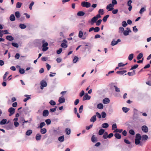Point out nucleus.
I'll return each instance as SVG.
<instances>
[{
    "mask_svg": "<svg viewBox=\"0 0 151 151\" xmlns=\"http://www.w3.org/2000/svg\"><path fill=\"white\" fill-rule=\"evenodd\" d=\"M85 13L82 11L78 12L77 14V15L78 16H82L85 14Z\"/></svg>",
    "mask_w": 151,
    "mask_h": 151,
    "instance_id": "nucleus-23",
    "label": "nucleus"
},
{
    "mask_svg": "<svg viewBox=\"0 0 151 151\" xmlns=\"http://www.w3.org/2000/svg\"><path fill=\"white\" fill-rule=\"evenodd\" d=\"M115 129H117V126L116 124H114L112 125V129L113 130H114Z\"/></svg>",
    "mask_w": 151,
    "mask_h": 151,
    "instance_id": "nucleus-59",
    "label": "nucleus"
},
{
    "mask_svg": "<svg viewBox=\"0 0 151 151\" xmlns=\"http://www.w3.org/2000/svg\"><path fill=\"white\" fill-rule=\"evenodd\" d=\"M49 114V111L47 110H44L43 112V116H47Z\"/></svg>",
    "mask_w": 151,
    "mask_h": 151,
    "instance_id": "nucleus-13",
    "label": "nucleus"
},
{
    "mask_svg": "<svg viewBox=\"0 0 151 151\" xmlns=\"http://www.w3.org/2000/svg\"><path fill=\"white\" fill-rule=\"evenodd\" d=\"M65 99L64 98L63 96L59 97L58 100V101L60 103H63L65 102Z\"/></svg>",
    "mask_w": 151,
    "mask_h": 151,
    "instance_id": "nucleus-10",
    "label": "nucleus"
},
{
    "mask_svg": "<svg viewBox=\"0 0 151 151\" xmlns=\"http://www.w3.org/2000/svg\"><path fill=\"white\" fill-rule=\"evenodd\" d=\"M129 133L130 134L134 135L135 134L134 131L133 129H130L129 131Z\"/></svg>",
    "mask_w": 151,
    "mask_h": 151,
    "instance_id": "nucleus-57",
    "label": "nucleus"
},
{
    "mask_svg": "<svg viewBox=\"0 0 151 151\" xmlns=\"http://www.w3.org/2000/svg\"><path fill=\"white\" fill-rule=\"evenodd\" d=\"M110 102V100L108 98H105L103 100V102L104 104H107Z\"/></svg>",
    "mask_w": 151,
    "mask_h": 151,
    "instance_id": "nucleus-14",
    "label": "nucleus"
},
{
    "mask_svg": "<svg viewBox=\"0 0 151 151\" xmlns=\"http://www.w3.org/2000/svg\"><path fill=\"white\" fill-rule=\"evenodd\" d=\"M6 38L7 40L10 41L13 40H14V38L10 35H8L6 36Z\"/></svg>",
    "mask_w": 151,
    "mask_h": 151,
    "instance_id": "nucleus-19",
    "label": "nucleus"
},
{
    "mask_svg": "<svg viewBox=\"0 0 151 151\" xmlns=\"http://www.w3.org/2000/svg\"><path fill=\"white\" fill-rule=\"evenodd\" d=\"M114 6L111 4H110L107 6L106 8L107 9L109 10V11H111L114 9Z\"/></svg>",
    "mask_w": 151,
    "mask_h": 151,
    "instance_id": "nucleus-5",
    "label": "nucleus"
},
{
    "mask_svg": "<svg viewBox=\"0 0 151 151\" xmlns=\"http://www.w3.org/2000/svg\"><path fill=\"white\" fill-rule=\"evenodd\" d=\"M114 136L117 139H120L121 137V136L120 134L119 133H115L114 134Z\"/></svg>",
    "mask_w": 151,
    "mask_h": 151,
    "instance_id": "nucleus-24",
    "label": "nucleus"
},
{
    "mask_svg": "<svg viewBox=\"0 0 151 151\" xmlns=\"http://www.w3.org/2000/svg\"><path fill=\"white\" fill-rule=\"evenodd\" d=\"M112 13L113 14H116L118 11V10L117 9H115L112 10Z\"/></svg>",
    "mask_w": 151,
    "mask_h": 151,
    "instance_id": "nucleus-64",
    "label": "nucleus"
},
{
    "mask_svg": "<svg viewBox=\"0 0 151 151\" xmlns=\"http://www.w3.org/2000/svg\"><path fill=\"white\" fill-rule=\"evenodd\" d=\"M19 71L20 73L21 74H23L25 72L23 68H19Z\"/></svg>",
    "mask_w": 151,
    "mask_h": 151,
    "instance_id": "nucleus-46",
    "label": "nucleus"
},
{
    "mask_svg": "<svg viewBox=\"0 0 151 151\" xmlns=\"http://www.w3.org/2000/svg\"><path fill=\"white\" fill-rule=\"evenodd\" d=\"M102 117L103 118H105L106 116V114L104 112H102L101 113Z\"/></svg>",
    "mask_w": 151,
    "mask_h": 151,
    "instance_id": "nucleus-63",
    "label": "nucleus"
},
{
    "mask_svg": "<svg viewBox=\"0 0 151 151\" xmlns=\"http://www.w3.org/2000/svg\"><path fill=\"white\" fill-rule=\"evenodd\" d=\"M10 20L12 21H14L15 20V17L14 14H11L9 17Z\"/></svg>",
    "mask_w": 151,
    "mask_h": 151,
    "instance_id": "nucleus-21",
    "label": "nucleus"
},
{
    "mask_svg": "<svg viewBox=\"0 0 151 151\" xmlns=\"http://www.w3.org/2000/svg\"><path fill=\"white\" fill-rule=\"evenodd\" d=\"M98 12L99 14L103 15L104 14V10L102 9H100L99 10Z\"/></svg>",
    "mask_w": 151,
    "mask_h": 151,
    "instance_id": "nucleus-50",
    "label": "nucleus"
},
{
    "mask_svg": "<svg viewBox=\"0 0 151 151\" xmlns=\"http://www.w3.org/2000/svg\"><path fill=\"white\" fill-rule=\"evenodd\" d=\"M91 140L93 142H96L97 141V138L95 137V135H94L92 136L91 138Z\"/></svg>",
    "mask_w": 151,
    "mask_h": 151,
    "instance_id": "nucleus-16",
    "label": "nucleus"
},
{
    "mask_svg": "<svg viewBox=\"0 0 151 151\" xmlns=\"http://www.w3.org/2000/svg\"><path fill=\"white\" fill-rule=\"evenodd\" d=\"M9 72H6L5 74L3 76V80L4 81H6V77L7 75L8 74Z\"/></svg>",
    "mask_w": 151,
    "mask_h": 151,
    "instance_id": "nucleus-44",
    "label": "nucleus"
},
{
    "mask_svg": "<svg viewBox=\"0 0 151 151\" xmlns=\"http://www.w3.org/2000/svg\"><path fill=\"white\" fill-rule=\"evenodd\" d=\"M97 20V19L96 18V17H94L91 19V21L90 22V23L91 24L93 25L94 23L96 22Z\"/></svg>",
    "mask_w": 151,
    "mask_h": 151,
    "instance_id": "nucleus-12",
    "label": "nucleus"
},
{
    "mask_svg": "<svg viewBox=\"0 0 151 151\" xmlns=\"http://www.w3.org/2000/svg\"><path fill=\"white\" fill-rule=\"evenodd\" d=\"M122 25L124 27H126L127 25V24L125 21H123L122 23Z\"/></svg>",
    "mask_w": 151,
    "mask_h": 151,
    "instance_id": "nucleus-53",
    "label": "nucleus"
},
{
    "mask_svg": "<svg viewBox=\"0 0 151 151\" xmlns=\"http://www.w3.org/2000/svg\"><path fill=\"white\" fill-rule=\"evenodd\" d=\"M111 86L112 88H113V87H114L115 89V91L116 92H120V90L115 85H111Z\"/></svg>",
    "mask_w": 151,
    "mask_h": 151,
    "instance_id": "nucleus-32",
    "label": "nucleus"
},
{
    "mask_svg": "<svg viewBox=\"0 0 151 151\" xmlns=\"http://www.w3.org/2000/svg\"><path fill=\"white\" fill-rule=\"evenodd\" d=\"M143 56V54L142 53H140L137 56V59L138 60L140 59Z\"/></svg>",
    "mask_w": 151,
    "mask_h": 151,
    "instance_id": "nucleus-25",
    "label": "nucleus"
},
{
    "mask_svg": "<svg viewBox=\"0 0 151 151\" xmlns=\"http://www.w3.org/2000/svg\"><path fill=\"white\" fill-rule=\"evenodd\" d=\"M96 115H93L90 119V121L91 122H94L96 120Z\"/></svg>",
    "mask_w": 151,
    "mask_h": 151,
    "instance_id": "nucleus-11",
    "label": "nucleus"
},
{
    "mask_svg": "<svg viewBox=\"0 0 151 151\" xmlns=\"http://www.w3.org/2000/svg\"><path fill=\"white\" fill-rule=\"evenodd\" d=\"M105 130L104 129H101L99 131V135H102L104 132Z\"/></svg>",
    "mask_w": 151,
    "mask_h": 151,
    "instance_id": "nucleus-33",
    "label": "nucleus"
},
{
    "mask_svg": "<svg viewBox=\"0 0 151 151\" xmlns=\"http://www.w3.org/2000/svg\"><path fill=\"white\" fill-rule=\"evenodd\" d=\"M142 139V136L139 134H137L136 135L135 139Z\"/></svg>",
    "mask_w": 151,
    "mask_h": 151,
    "instance_id": "nucleus-45",
    "label": "nucleus"
},
{
    "mask_svg": "<svg viewBox=\"0 0 151 151\" xmlns=\"http://www.w3.org/2000/svg\"><path fill=\"white\" fill-rule=\"evenodd\" d=\"M7 121V120L6 119H3L0 122V125H3L5 124Z\"/></svg>",
    "mask_w": 151,
    "mask_h": 151,
    "instance_id": "nucleus-30",
    "label": "nucleus"
},
{
    "mask_svg": "<svg viewBox=\"0 0 151 151\" xmlns=\"http://www.w3.org/2000/svg\"><path fill=\"white\" fill-rule=\"evenodd\" d=\"M122 110H123V111L125 113H127V112L128 111H129V108H127V107H123L122 108Z\"/></svg>",
    "mask_w": 151,
    "mask_h": 151,
    "instance_id": "nucleus-34",
    "label": "nucleus"
},
{
    "mask_svg": "<svg viewBox=\"0 0 151 151\" xmlns=\"http://www.w3.org/2000/svg\"><path fill=\"white\" fill-rule=\"evenodd\" d=\"M32 133V131L31 130H28L26 132V135L27 136H29Z\"/></svg>",
    "mask_w": 151,
    "mask_h": 151,
    "instance_id": "nucleus-29",
    "label": "nucleus"
},
{
    "mask_svg": "<svg viewBox=\"0 0 151 151\" xmlns=\"http://www.w3.org/2000/svg\"><path fill=\"white\" fill-rule=\"evenodd\" d=\"M101 126L103 128H107L109 126V125L108 123H104L102 124L101 125Z\"/></svg>",
    "mask_w": 151,
    "mask_h": 151,
    "instance_id": "nucleus-27",
    "label": "nucleus"
},
{
    "mask_svg": "<svg viewBox=\"0 0 151 151\" xmlns=\"http://www.w3.org/2000/svg\"><path fill=\"white\" fill-rule=\"evenodd\" d=\"M78 58L76 56H75L74 57V59L73 60V62L74 63H76L78 60Z\"/></svg>",
    "mask_w": 151,
    "mask_h": 151,
    "instance_id": "nucleus-43",
    "label": "nucleus"
},
{
    "mask_svg": "<svg viewBox=\"0 0 151 151\" xmlns=\"http://www.w3.org/2000/svg\"><path fill=\"white\" fill-rule=\"evenodd\" d=\"M138 66V65L137 64H136L132 66L131 69V70H133L137 68Z\"/></svg>",
    "mask_w": 151,
    "mask_h": 151,
    "instance_id": "nucleus-62",
    "label": "nucleus"
},
{
    "mask_svg": "<svg viewBox=\"0 0 151 151\" xmlns=\"http://www.w3.org/2000/svg\"><path fill=\"white\" fill-rule=\"evenodd\" d=\"M91 96L88 95L87 93H86L83 97V100L84 101L86 100H89L91 99Z\"/></svg>",
    "mask_w": 151,
    "mask_h": 151,
    "instance_id": "nucleus-8",
    "label": "nucleus"
},
{
    "mask_svg": "<svg viewBox=\"0 0 151 151\" xmlns=\"http://www.w3.org/2000/svg\"><path fill=\"white\" fill-rule=\"evenodd\" d=\"M127 72V71L126 70H123L122 71H118L116 72V73L117 74H120L121 75H123L124 73H126Z\"/></svg>",
    "mask_w": 151,
    "mask_h": 151,
    "instance_id": "nucleus-28",
    "label": "nucleus"
},
{
    "mask_svg": "<svg viewBox=\"0 0 151 151\" xmlns=\"http://www.w3.org/2000/svg\"><path fill=\"white\" fill-rule=\"evenodd\" d=\"M58 140L61 142H63L64 140V136L63 135L59 137L58 138Z\"/></svg>",
    "mask_w": 151,
    "mask_h": 151,
    "instance_id": "nucleus-31",
    "label": "nucleus"
},
{
    "mask_svg": "<svg viewBox=\"0 0 151 151\" xmlns=\"http://www.w3.org/2000/svg\"><path fill=\"white\" fill-rule=\"evenodd\" d=\"M122 131H123V130L122 129H116L114 131V132H119V133H121L122 132Z\"/></svg>",
    "mask_w": 151,
    "mask_h": 151,
    "instance_id": "nucleus-51",
    "label": "nucleus"
},
{
    "mask_svg": "<svg viewBox=\"0 0 151 151\" xmlns=\"http://www.w3.org/2000/svg\"><path fill=\"white\" fill-rule=\"evenodd\" d=\"M57 108V107L56 106H55V108L50 109V112H55L56 111V109Z\"/></svg>",
    "mask_w": 151,
    "mask_h": 151,
    "instance_id": "nucleus-55",
    "label": "nucleus"
},
{
    "mask_svg": "<svg viewBox=\"0 0 151 151\" xmlns=\"http://www.w3.org/2000/svg\"><path fill=\"white\" fill-rule=\"evenodd\" d=\"M108 133L107 132H105L104 133V134L103 135V137L104 139H106L108 137Z\"/></svg>",
    "mask_w": 151,
    "mask_h": 151,
    "instance_id": "nucleus-54",
    "label": "nucleus"
},
{
    "mask_svg": "<svg viewBox=\"0 0 151 151\" xmlns=\"http://www.w3.org/2000/svg\"><path fill=\"white\" fill-rule=\"evenodd\" d=\"M102 22V20L101 19L97 21L96 22V25L97 26L99 25Z\"/></svg>",
    "mask_w": 151,
    "mask_h": 151,
    "instance_id": "nucleus-58",
    "label": "nucleus"
},
{
    "mask_svg": "<svg viewBox=\"0 0 151 151\" xmlns=\"http://www.w3.org/2000/svg\"><path fill=\"white\" fill-rule=\"evenodd\" d=\"M127 30H124V35L125 36H127L129 35V33L131 32V30L129 28H127Z\"/></svg>",
    "mask_w": 151,
    "mask_h": 151,
    "instance_id": "nucleus-7",
    "label": "nucleus"
},
{
    "mask_svg": "<svg viewBox=\"0 0 151 151\" xmlns=\"http://www.w3.org/2000/svg\"><path fill=\"white\" fill-rule=\"evenodd\" d=\"M61 46L63 48H66L67 47L68 45L65 43H62L61 45Z\"/></svg>",
    "mask_w": 151,
    "mask_h": 151,
    "instance_id": "nucleus-56",
    "label": "nucleus"
},
{
    "mask_svg": "<svg viewBox=\"0 0 151 151\" xmlns=\"http://www.w3.org/2000/svg\"><path fill=\"white\" fill-rule=\"evenodd\" d=\"M65 132H66V134L69 135L70 134V129L68 128H67L66 129Z\"/></svg>",
    "mask_w": 151,
    "mask_h": 151,
    "instance_id": "nucleus-40",
    "label": "nucleus"
},
{
    "mask_svg": "<svg viewBox=\"0 0 151 151\" xmlns=\"http://www.w3.org/2000/svg\"><path fill=\"white\" fill-rule=\"evenodd\" d=\"M40 88L42 90L44 87H46L47 86V83L46 81L44 80L40 82Z\"/></svg>",
    "mask_w": 151,
    "mask_h": 151,
    "instance_id": "nucleus-3",
    "label": "nucleus"
},
{
    "mask_svg": "<svg viewBox=\"0 0 151 151\" xmlns=\"http://www.w3.org/2000/svg\"><path fill=\"white\" fill-rule=\"evenodd\" d=\"M97 107L99 109H102L103 108L104 106L102 104L100 103L98 104L97 105Z\"/></svg>",
    "mask_w": 151,
    "mask_h": 151,
    "instance_id": "nucleus-22",
    "label": "nucleus"
},
{
    "mask_svg": "<svg viewBox=\"0 0 151 151\" xmlns=\"http://www.w3.org/2000/svg\"><path fill=\"white\" fill-rule=\"evenodd\" d=\"M81 5L83 7H86L88 8L91 6L90 3L87 1H83L81 3Z\"/></svg>",
    "mask_w": 151,
    "mask_h": 151,
    "instance_id": "nucleus-2",
    "label": "nucleus"
},
{
    "mask_svg": "<svg viewBox=\"0 0 151 151\" xmlns=\"http://www.w3.org/2000/svg\"><path fill=\"white\" fill-rule=\"evenodd\" d=\"M45 122L48 125L50 124L51 121L50 119H48L45 120Z\"/></svg>",
    "mask_w": 151,
    "mask_h": 151,
    "instance_id": "nucleus-60",
    "label": "nucleus"
},
{
    "mask_svg": "<svg viewBox=\"0 0 151 151\" xmlns=\"http://www.w3.org/2000/svg\"><path fill=\"white\" fill-rule=\"evenodd\" d=\"M100 30V28L99 27L94 28V31L95 32H97Z\"/></svg>",
    "mask_w": 151,
    "mask_h": 151,
    "instance_id": "nucleus-48",
    "label": "nucleus"
},
{
    "mask_svg": "<svg viewBox=\"0 0 151 151\" xmlns=\"http://www.w3.org/2000/svg\"><path fill=\"white\" fill-rule=\"evenodd\" d=\"M42 42V50L43 52L45 51L48 49V47H47L48 45V43L47 42H45V40H43Z\"/></svg>",
    "mask_w": 151,
    "mask_h": 151,
    "instance_id": "nucleus-1",
    "label": "nucleus"
},
{
    "mask_svg": "<svg viewBox=\"0 0 151 151\" xmlns=\"http://www.w3.org/2000/svg\"><path fill=\"white\" fill-rule=\"evenodd\" d=\"M140 139H135V143L136 145H138L140 144V145L141 146L142 145V144L141 143H140Z\"/></svg>",
    "mask_w": 151,
    "mask_h": 151,
    "instance_id": "nucleus-17",
    "label": "nucleus"
},
{
    "mask_svg": "<svg viewBox=\"0 0 151 151\" xmlns=\"http://www.w3.org/2000/svg\"><path fill=\"white\" fill-rule=\"evenodd\" d=\"M25 97H26L27 98H25L24 100L23 101L24 102H26L28 100L30 99H31L30 95H24Z\"/></svg>",
    "mask_w": 151,
    "mask_h": 151,
    "instance_id": "nucleus-18",
    "label": "nucleus"
},
{
    "mask_svg": "<svg viewBox=\"0 0 151 151\" xmlns=\"http://www.w3.org/2000/svg\"><path fill=\"white\" fill-rule=\"evenodd\" d=\"M40 132L42 134H44L46 133L47 132V130L45 128H43V129H41V130H40Z\"/></svg>",
    "mask_w": 151,
    "mask_h": 151,
    "instance_id": "nucleus-26",
    "label": "nucleus"
},
{
    "mask_svg": "<svg viewBox=\"0 0 151 151\" xmlns=\"http://www.w3.org/2000/svg\"><path fill=\"white\" fill-rule=\"evenodd\" d=\"M22 4V3L20 2H18L16 4V7L17 8H20Z\"/></svg>",
    "mask_w": 151,
    "mask_h": 151,
    "instance_id": "nucleus-41",
    "label": "nucleus"
},
{
    "mask_svg": "<svg viewBox=\"0 0 151 151\" xmlns=\"http://www.w3.org/2000/svg\"><path fill=\"white\" fill-rule=\"evenodd\" d=\"M15 15L17 18H19L20 17V14L19 12L17 11L15 12Z\"/></svg>",
    "mask_w": 151,
    "mask_h": 151,
    "instance_id": "nucleus-39",
    "label": "nucleus"
},
{
    "mask_svg": "<svg viewBox=\"0 0 151 151\" xmlns=\"http://www.w3.org/2000/svg\"><path fill=\"white\" fill-rule=\"evenodd\" d=\"M142 131L145 133H147L148 131L147 127L145 125L142 126Z\"/></svg>",
    "mask_w": 151,
    "mask_h": 151,
    "instance_id": "nucleus-9",
    "label": "nucleus"
},
{
    "mask_svg": "<svg viewBox=\"0 0 151 151\" xmlns=\"http://www.w3.org/2000/svg\"><path fill=\"white\" fill-rule=\"evenodd\" d=\"M49 103L51 105L54 106L56 104L55 102L53 100H51L49 102Z\"/></svg>",
    "mask_w": 151,
    "mask_h": 151,
    "instance_id": "nucleus-49",
    "label": "nucleus"
},
{
    "mask_svg": "<svg viewBox=\"0 0 151 151\" xmlns=\"http://www.w3.org/2000/svg\"><path fill=\"white\" fill-rule=\"evenodd\" d=\"M45 125V124L44 122H42L40 124V126L38 127V128L42 129L43 127Z\"/></svg>",
    "mask_w": 151,
    "mask_h": 151,
    "instance_id": "nucleus-36",
    "label": "nucleus"
},
{
    "mask_svg": "<svg viewBox=\"0 0 151 151\" xmlns=\"http://www.w3.org/2000/svg\"><path fill=\"white\" fill-rule=\"evenodd\" d=\"M12 45L18 48L19 47V45L16 42H12Z\"/></svg>",
    "mask_w": 151,
    "mask_h": 151,
    "instance_id": "nucleus-47",
    "label": "nucleus"
},
{
    "mask_svg": "<svg viewBox=\"0 0 151 151\" xmlns=\"http://www.w3.org/2000/svg\"><path fill=\"white\" fill-rule=\"evenodd\" d=\"M8 111L10 113L9 114V116H11L14 114L15 111V109L12 107H11L9 109Z\"/></svg>",
    "mask_w": 151,
    "mask_h": 151,
    "instance_id": "nucleus-4",
    "label": "nucleus"
},
{
    "mask_svg": "<svg viewBox=\"0 0 151 151\" xmlns=\"http://www.w3.org/2000/svg\"><path fill=\"white\" fill-rule=\"evenodd\" d=\"M83 32H82V31H80L79 32V34H78V37H79L80 38H81L82 37V36H83Z\"/></svg>",
    "mask_w": 151,
    "mask_h": 151,
    "instance_id": "nucleus-52",
    "label": "nucleus"
},
{
    "mask_svg": "<svg viewBox=\"0 0 151 151\" xmlns=\"http://www.w3.org/2000/svg\"><path fill=\"white\" fill-rule=\"evenodd\" d=\"M109 15H107L104 16L103 19V21L104 22H106L107 21L108 18L109 17Z\"/></svg>",
    "mask_w": 151,
    "mask_h": 151,
    "instance_id": "nucleus-38",
    "label": "nucleus"
},
{
    "mask_svg": "<svg viewBox=\"0 0 151 151\" xmlns=\"http://www.w3.org/2000/svg\"><path fill=\"white\" fill-rule=\"evenodd\" d=\"M134 56V54L133 53H131L128 56V59L129 60L131 61L132 60Z\"/></svg>",
    "mask_w": 151,
    "mask_h": 151,
    "instance_id": "nucleus-35",
    "label": "nucleus"
},
{
    "mask_svg": "<svg viewBox=\"0 0 151 151\" xmlns=\"http://www.w3.org/2000/svg\"><path fill=\"white\" fill-rule=\"evenodd\" d=\"M145 11L146 9L145 8L142 7L139 11V13L140 14H142Z\"/></svg>",
    "mask_w": 151,
    "mask_h": 151,
    "instance_id": "nucleus-37",
    "label": "nucleus"
},
{
    "mask_svg": "<svg viewBox=\"0 0 151 151\" xmlns=\"http://www.w3.org/2000/svg\"><path fill=\"white\" fill-rule=\"evenodd\" d=\"M132 3V0H129L127 3V5L129 6L128 9L129 11H131L132 8V6L131 5V4Z\"/></svg>",
    "mask_w": 151,
    "mask_h": 151,
    "instance_id": "nucleus-6",
    "label": "nucleus"
},
{
    "mask_svg": "<svg viewBox=\"0 0 151 151\" xmlns=\"http://www.w3.org/2000/svg\"><path fill=\"white\" fill-rule=\"evenodd\" d=\"M41 138V135L40 134H37L35 137V139L36 140H40Z\"/></svg>",
    "mask_w": 151,
    "mask_h": 151,
    "instance_id": "nucleus-15",
    "label": "nucleus"
},
{
    "mask_svg": "<svg viewBox=\"0 0 151 151\" xmlns=\"http://www.w3.org/2000/svg\"><path fill=\"white\" fill-rule=\"evenodd\" d=\"M148 138V136L147 135H144L142 136L141 139L142 141H145L147 140Z\"/></svg>",
    "mask_w": 151,
    "mask_h": 151,
    "instance_id": "nucleus-20",
    "label": "nucleus"
},
{
    "mask_svg": "<svg viewBox=\"0 0 151 151\" xmlns=\"http://www.w3.org/2000/svg\"><path fill=\"white\" fill-rule=\"evenodd\" d=\"M96 116H97L98 118L100 119L101 118V114L99 112H97L96 113Z\"/></svg>",
    "mask_w": 151,
    "mask_h": 151,
    "instance_id": "nucleus-61",
    "label": "nucleus"
},
{
    "mask_svg": "<svg viewBox=\"0 0 151 151\" xmlns=\"http://www.w3.org/2000/svg\"><path fill=\"white\" fill-rule=\"evenodd\" d=\"M26 26L24 24H20L19 27L22 29H24L26 27Z\"/></svg>",
    "mask_w": 151,
    "mask_h": 151,
    "instance_id": "nucleus-42",
    "label": "nucleus"
}]
</instances>
